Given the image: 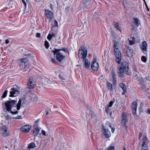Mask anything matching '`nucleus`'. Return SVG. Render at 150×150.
I'll return each instance as SVG.
<instances>
[{"label":"nucleus","mask_w":150,"mask_h":150,"mask_svg":"<svg viewBox=\"0 0 150 150\" xmlns=\"http://www.w3.org/2000/svg\"><path fill=\"white\" fill-rule=\"evenodd\" d=\"M22 100L20 99L16 105V101L15 100L11 101H7L5 102L4 105L5 108L8 111H10V112L12 114H16L18 113V111L16 110H19L20 109L21 102Z\"/></svg>","instance_id":"f257e3e1"},{"label":"nucleus","mask_w":150,"mask_h":150,"mask_svg":"<svg viewBox=\"0 0 150 150\" xmlns=\"http://www.w3.org/2000/svg\"><path fill=\"white\" fill-rule=\"evenodd\" d=\"M113 45L115 51L114 54L115 56V60L118 64H120L121 58V54L119 50L120 45L115 40L113 41Z\"/></svg>","instance_id":"f03ea898"},{"label":"nucleus","mask_w":150,"mask_h":150,"mask_svg":"<svg viewBox=\"0 0 150 150\" xmlns=\"http://www.w3.org/2000/svg\"><path fill=\"white\" fill-rule=\"evenodd\" d=\"M118 74L120 77H123V73L129 75L130 74V72L128 70V64L126 62H122L121 65L118 68Z\"/></svg>","instance_id":"7ed1b4c3"},{"label":"nucleus","mask_w":150,"mask_h":150,"mask_svg":"<svg viewBox=\"0 0 150 150\" xmlns=\"http://www.w3.org/2000/svg\"><path fill=\"white\" fill-rule=\"evenodd\" d=\"M61 49H55L54 50L52 51L54 54L56 55V59L59 62H61L65 57V56L60 52Z\"/></svg>","instance_id":"20e7f679"},{"label":"nucleus","mask_w":150,"mask_h":150,"mask_svg":"<svg viewBox=\"0 0 150 150\" xmlns=\"http://www.w3.org/2000/svg\"><path fill=\"white\" fill-rule=\"evenodd\" d=\"M21 62L20 67L21 70L23 71H25L28 68V60L27 58H24L19 59Z\"/></svg>","instance_id":"39448f33"},{"label":"nucleus","mask_w":150,"mask_h":150,"mask_svg":"<svg viewBox=\"0 0 150 150\" xmlns=\"http://www.w3.org/2000/svg\"><path fill=\"white\" fill-rule=\"evenodd\" d=\"M148 142L147 138L146 137H144L142 141L139 143L138 147V150H145L147 148V144Z\"/></svg>","instance_id":"423d86ee"},{"label":"nucleus","mask_w":150,"mask_h":150,"mask_svg":"<svg viewBox=\"0 0 150 150\" xmlns=\"http://www.w3.org/2000/svg\"><path fill=\"white\" fill-rule=\"evenodd\" d=\"M87 55V50L83 46H81L79 49L78 53V56L79 58L86 59Z\"/></svg>","instance_id":"0eeeda50"},{"label":"nucleus","mask_w":150,"mask_h":150,"mask_svg":"<svg viewBox=\"0 0 150 150\" xmlns=\"http://www.w3.org/2000/svg\"><path fill=\"white\" fill-rule=\"evenodd\" d=\"M20 89L17 87L12 88L10 90L9 96L14 97L17 96L20 94Z\"/></svg>","instance_id":"6e6552de"},{"label":"nucleus","mask_w":150,"mask_h":150,"mask_svg":"<svg viewBox=\"0 0 150 150\" xmlns=\"http://www.w3.org/2000/svg\"><path fill=\"white\" fill-rule=\"evenodd\" d=\"M35 79L32 77H30L28 83V86L29 88L32 89L35 86Z\"/></svg>","instance_id":"1a4fd4ad"},{"label":"nucleus","mask_w":150,"mask_h":150,"mask_svg":"<svg viewBox=\"0 0 150 150\" xmlns=\"http://www.w3.org/2000/svg\"><path fill=\"white\" fill-rule=\"evenodd\" d=\"M0 133L4 137H6L9 135V132L6 127L5 126H2L1 128Z\"/></svg>","instance_id":"9d476101"},{"label":"nucleus","mask_w":150,"mask_h":150,"mask_svg":"<svg viewBox=\"0 0 150 150\" xmlns=\"http://www.w3.org/2000/svg\"><path fill=\"white\" fill-rule=\"evenodd\" d=\"M44 15L48 19L51 20L52 19L53 16V13L51 11L47 9H45Z\"/></svg>","instance_id":"9b49d317"},{"label":"nucleus","mask_w":150,"mask_h":150,"mask_svg":"<svg viewBox=\"0 0 150 150\" xmlns=\"http://www.w3.org/2000/svg\"><path fill=\"white\" fill-rule=\"evenodd\" d=\"M121 116L122 117V124L126 128L127 127L126 124L128 121L126 114L124 112H122L121 114Z\"/></svg>","instance_id":"f8f14e48"},{"label":"nucleus","mask_w":150,"mask_h":150,"mask_svg":"<svg viewBox=\"0 0 150 150\" xmlns=\"http://www.w3.org/2000/svg\"><path fill=\"white\" fill-rule=\"evenodd\" d=\"M98 63L96 62V59H94L91 65V69L94 71H96L98 68Z\"/></svg>","instance_id":"ddd939ff"},{"label":"nucleus","mask_w":150,"mask_h":150,"mask_svg":"<svg viewBox=\"0 0 150 150\" xmlns=\"http://www.w3.org/2000/svg\"><path fill=\"white\" fill-rule=\"evenodd\" d=\"M31 126L29 125H26L22 127L21 128V130L27 133L30 130Z\"/></svg>","instance_id":"4468645a"},{"label":"nucleus","mask_w":150,"mask_h":150,"mask_svg":"<svg viewBox=\"0 0 150 150\" xmlns=\"http://www.w3.org/2000/svg\"><path fill=\"white\" fill-rule=\"evenodd\" d=\"M137 105V102L135 101L133 102L131 104V106L132 109L133 113L134 115H135L136 113Z\"/></svg>","instance_id":"2eb2a0df"},{"label":"nucleus","mask_w":150,"mask_h":150,"mask_svg":"<svg viewBox=\"0 0 150 150\" xmlns=\"http://www.w3.org/2000/svg\"><path fill=\"white\" fill-rule=\"evenodd\" d=\"M133 50L132 49L128 47L126 50V54L128 57H131L132 56Z\"/></svg>","instance_id":"dca6fc26"},{"label":"nucleus","mask_w":150,"mask_h":150,"mask_svg":"<svg viewBox=\"0 0 150 150\" xmlns=\"http://www.w3.org/2000/svg\"><path fill=\"white\" fill-rule=\"evenodd\" d=\"M83 62L84 63V67L88 69L89 68L90 65V62L86 58L83 60Z\"/></svg>","instance_id":"f3484780"},{"label":"nucleus","mask_w":150,"mask_h":150,"mask_svg":"<svg viewBox=\"0 0 150 150\" xmlns=\"http://www.w3.org/2000/svg\"><path fill=\"white\" fill-rule=\"evenodd\" d=\"M103 134L106 137H109L111 136V134L108 129L103 128Z\"/></svg>","instance_id":"a211bd4d"},{"label":"nucleus","mask_w":150,"mask_h":150,"mask_svg":"<svg viewBox=\"0 0 150 150\" xmlns=\"http://www.w3.org/2000/svg\"><path fill=\"white\" fill-rule=\"evenodd\" d=\"M113 103V101H110L109 103V104L106 106L105 107V110L107 113H109L110 110V108L112 106Z\"/></svg>","instance_id":"6ab92c4d"},{"label":"nucleus","mask_w":150,"mask_h":150,"mask_svg":"<svg viewBox=\"0 0 150 150\" xmlns=\"http://www.w3.org/2000/svg\"><path fill=\"white\" fill-rule=\"evenodd\" d=\"M40 130L39 127H34L33 130V135L34 136H37Z\"/></svg>","instance_id":"aec40b11"},{"label":"nucleus","mask_w":150,"mask_h":150,"mask_svg":"<svg viewBox=\"0 0 150 150\" xmlns=\"http://www.w3.org/2000/svg\"><path fill=\"white\" fill-rule=\"evenodd\" d=\"M147 43L146 41H144L142 42V49L144 51H146L147 50Z\"/></svg>","instance_id":"412c9836"},{"label":"nucleus","mask_w":150,"mask_h":150,"mask_svg":"<svg viewBox=\"0 0 150 150\" xmlns=\"http://www.w3.org/2000/svg\"><path fill=\"white\" fill-rule=\"evenodd\" d=\"M55 35L54 33L52 32H50L47 36V39L49 40H50L52 38L55 37Z\"/></svg>","instance_id":"4be33fe9"},{"label":"nucleus","mask_w":150,"mask_h":150,"mask_svg":"<svg viewBox=\"0 0 150 150\" xmlns=\"http://www.w3.org/2000/svg\"><path fill=\"white\" fill-rule=\"evenodd\" d=\"M133 20L134 23L137 27H138L140 23L138 19L137 18H133Z\"/></svg>","instance_id":"5701e85b"},{"label":"nucleus","mask_w":150,"mask_h":150,"mask_svg":"<svg viewBox=\"0 0 150 150\" xmlns=\"http://www.w3.org/2000/svg\"><path fill=\"white\" fill-rule=\"evenodd\" d=\"M35 144L34 142H31L30 143L28 146V149L30 150L31 149H33L35 147Z\"/></svg>","instance_id":"b1692460"},{"label":"nucleus","mask_w":150,"mask_h":150,"mask_svg":"<svg viewBox=\"0 0 150 150\" xmlns=\"http://www.w3.org/2000/svg\"><path fill=\"white\" fill-rule=\"evenodd\" d=\"M120 87L122 89L123 91L126 92L127 88L126 85L123 83H121L119 85Z\"/></svg>","instance_id":"393cba45"},{"label":"nucleus","mask_w":150,"mask_h":150,"mask_svg":"<svg viewBox=\"0 0 150 150\" xmlns=\"http://www.w3.org/2000/svg\"><path fill=\"white\" fill-rule=\"evenodd\" d=\"M106 86L108 90H111L112 88V85L109 82H107Z\"/></svg>","instance_id":"a878e982"},{"label":"nucleus","mask_w":150,"mask_h":150,"mask_svg":"<svg viewBox=\"0 0 150 150\" xmlns=\"http://www.w3.org/2000/svg\"><path fill=\"white\" fill-rule=\"evenodd\" d=\"M114 26V27L117 30H120V27L119 26L118 23L116 22H114L113 23Z\"/></svg>","instance_id":"bb28decb"},{"label":"nucleus","mask_w":150,"mask_h":150,"mask_svg":"<svg viewBox=\"0 0 150 150\" xmlns=\"http://www.w3.org/2000/svg\"><path fill=\"white\" fill-rule=\"evenodd\" d=\"M135 39L133 37H132L130 38V40H129V42L130 45H132L134 44Z\"/></svg>","instance_id":"cd10ccee"},{"label":"nucleus","mask_w":150,"mask_h":150,"mask_svg":"<svg viewBox=\"0 0 150 150\" xmlns=\"http://www.w3.org/2000/svg\"><path fill=\"white\" fill-rule=\"evenodd\" d=\"M110 74L112 76V78H117L115 73V70L113 69L111 71Z\"/></svg>","instance_id":"c85d7f7f"},{"label":"nucleus","mask_w":150,"mask_h":150,"mask_svg":"<svg viewBox=\"0 0 150 150\" xmlns=\"http://www.w3.org/2000/svg\"><path fill=\"white\" fill-rule=\"evenodd\" d=\"M45 81L49 84H51L54 83L52 80L50 79H46Z\"/></svg>","instance_id":"c756f323"},{"label":"nucleus","mask_w":150,"mask_h":150,"mask_svg":"<svg viewBox=\"0 0 150 150\" xmlns=\"http://www.w3.org/2000/svg\"><path fill=\"white\" fill-rule=\"evenodd\" d=\"M112 83L113 85H115L117 83V78H112Z\"/></svg>","instance_id":"7c9ffc66"},{"label":"nucleus","mask_w":150,"mask_h":150,"mask_svg":"<svg viewBox=\"0 0 150 150\" xmlns=\"http://www.w3.org/2000/svg\"><path fill=\"white\" fill-rule=\"evenodd\" d=\"M45 47L47 49H48L49 47V43L47 40L45 41Z\"/></svg>","instance_id":"2f4dec72"},{"label":"nucleus","mask_w":150,"mask_h":150,"mask_svg":"<svg viewBox=\"0 0 150 150\" xmlns=\"http://www.w3.org/2000/svg\"><path fill=\"white\" fill-rule=\"evenodd\" d=\"M61 50H62L66 52H67L68 54L69 55V52L68 51V49L65 47L63 48L62 49H61Z\"/></svg>","instance_id":"473e14b6"},{"label":"nucleus","mask_w":150,"mask_h":150,"mask_svg":"<svg viewBox=\"0 0 150 150\" xmlns=\"http://www.w3.org/2000/svg\"><path fill=\"white\" fill-rule=\"evenodd\" d=\"M141 60L143 62H146V59L145 56H142L141 57Z\"/></svg>","instance_id":"72a5a7b5"},{"label":"nucleus","mask_w":150,"mask_h":150,"mask_svg":"<svg viewBox=\"0 0 150 150\" xmlns=\"http://www.w3.org/2000/svg\"><path fill=\"white\" fill-rule=\"evenodd\" d=\"M7 92H8L7 90H6L4 92V94L2 96V97L3 98H5L6 97V96L7 95Z\"/></svg>","instance_id":"f704fd0d"},{"label":"nucleus","mask_w":150,"mask_h":150,"mask_svg":"<svg viewBox=\"0 0 150 150\" xmlns=\"http://www.w3.org/2000/svg\"><path fill=\"white\" fill-rule=\"evenodd\" d=\"M51 61L53 63H56V60L54 57L51 58Z\"/></svg>","instance_id":"c9c22d12"},{"label":"nucleus","mask_w":150,"mask_h":150,"mask_svg":"<svg viewBox=\"0 0 150 150\" xmlns=\"http://www.w3.org/2000/svg\"><path fill=\"white\" fill-rule=\"evenodd\" d=\"M54 27H57L58 26V23L57 21L56 20H54Z\"/></svg>","instance_id":"e433bc0d"},{"label":"nucleus","mask_w":150,"mask_h":150,"mask_svg":"<svg viewBox=\"0 0 150 150\" xmlns=\"http://www.w3.org/2000/svg\"><path fill=\"white\" fill-rule=\"evenodd\" d=\"M38 124L37 122V121H35L34 122V127H38Z\"/></svg>","instance_id":"4c0bfd02"},{"label":"nucleus","mask_w":150,"mask_h":150,"mask_svg":"<svg viewBox=\"0 0 150 150\" xmlns=\"http://www.w3.org/2000/svg\"><path fill=\"white\" fill-rule=\"evenodd\" d=\"M133 71L134 73H139V72L137 71V69L135 67L133 68Z\"/></svg>","instance_id":"58836bf2"},{"label":"nucleus","mask_w":150,"mask_h":150,"mask_svg":"<svg viewBox=\"0 0 150 150\" xmlns=\"http://www.w3.org/2000/svg\"><path fill=\"white\" fill-rule=\"evenodd\" d=\"M107 150H114V148L113 146H110L109 147Z\"/></svg>","instance_id":"ea45409f"},{"label":"nucleus","mask_w":150,"mask_h":150,"mask_svg":"<svg viewBox=\"0 0 150 150\" xmlns=\"http://www.w3.org/2000/svg\"><path fill=\"white\" fill-rule=\"evenodd\" d=\"M41 132H42V134L44 136H46L47 135V134H46L44 130H42L41 131Z\"/></svg>","instance_id":"a19ab883"},{"label":"nucleus","mask_w":150,"mask_h":150,"mask_svg":"<svg viewBox=\"0 0 150 150\" xmlns=\"http://www.w3.org/2000/svg\"><path fill=\"white\" fill-rule=\"evenodd\" d=\"M144 3H145V5L146 6L147 8V9L148 10V11H149V8H148L146 2H145V0H144Z\"/></svg>","instance_id":"79ce46f5"},{"label":"nucleus","mask_w":150,"mask_h":150,"mask_svg":"<svg viewBox=\"0 0 150 150\" xmlns=\"http://www.w3.org/2000/svg\"><path fill=\"white\" fill-rule=\"evenodd\" d=\"M6 118L7 119H11V117L8 115H7L6 116Z\"/></svg>","instance_id":"37998d69"},{"label":"nucleus","mask_w":150,"mask_h":150,"mask_svg":"<svg viewBox=\"0 0 150 150\" xmlns=\"http://www.w3.org/2000/svg\"><path fill=\"white\" fill-rule=\"evenodd\" d=\"M15 119H22V117H21V116H17L16 117H15Z\"/></svg>","instance_id":"c03bdc74"},{"label":"nucleus","mask_w":150,"mask_h":150,"mask_svg":"<svg viewBox=\"0 0 150 150\" xmlns=\"http://www.w3.org/2000/svg\"><path fill=\"white\" fill-rule=\"evenodd\" d=\"M36 36L37 38H39L40 36V34L39 33H37L36 34Z\"/></svg>","instance_id":"a18cd8bd"},{"label":"nucleus","mask_w":150,"mask_h":150,"mask_svg":"<svg viewBox=\"0 0 150 150\" xmlns=\"http://www.w3.org/2000/svg\"><path fill=\"white\" fill-rule=\"evenodd\" d=\"M22 2L24 4L25 6H26V3L25 2V1L24 0H22Z\"/></svg>","instance_id":"49530a36"},{"label":"nucleus","mask_w":150,"mask_h":150,"mask_svg":"<svg viewBox=\"0 0 150 150\" xmlns=\"http://www.w3.org/2000/svg\"><path fill=\"white\" fill-rule=\"evenodd\" d=\"M50 7L51 8L52 10H53L54 6H53L51 4H50Z\"/></svg>","instance_id":"de8ad7c7"},{"label":"nucleus","mask_w":150,"mask_h":150,"mask_svg":"<svg viewBox=\"0 0 150 150\" xmlns=\"http://www.w3.org/2000/svg\"><path fill=\"white\" fill-rule=\"evenodd\" d=\"M59 79H60L61 80H64V79L63 78L62 76H60V75H59Z\"/></svg>","instance_id":"09e8293b"},{"label":"nucleus","mask_w":150,"mask_h":150,"mask_svg":"<svg viewBox=\"0 0 150 150\" xmlns=\"http://www.w3.org/2000/svg\"><path fill=\"white\" fill-rule=\"evenodd\" d=\"M5 42L6 44H8L9 42V41L8 39H6L5 40Z\"/></svg>","instance_id":"8fccbe9b"},{"label":"nucleus","mask_w":150,"mask_h":150,"mask_svg":"<svg viewBox=\"0 0 150 150\" xmlns=\"http://www.w3.org/2000/svg\"><path fill=\"white\" fill-rule=\"evenodd\" d=\"M135 75V76L136 77L138 78V74H139L138 73H134Z\"/></svg>","instance_id":"3c124183"},{"label":"nucleus","mask_w":150,"mask_h":150,"mask_svg":"<svg viewBox=\"0 0 150 150\" xmlns=\"http://www.w3.org/2000/svg\"><path fill=\"white\" fill-rule=\"evenodd\" d=\"M115 128H111V132L112 133H114V131H115Z\"/></svg>","instance_id":"603ef678"},{"label":"nucleus","mask_w":150,"mask_h":150,"mask_svg":"<svg viewBox=\"0 0 150 150\" xmlns=\"http://www.w3.org/2000/svg\"><path fill=\"white\" fill-rule=\"evenodd\" d=\"M142 135V134L141 133H140L139 136V139H140L141 137V136Z\"/></svg>","instance_id":"864d4df0"},{"label":"nucleus","mask_w":150,"mask_h":150,"mask_svg":"<svg viewBox=\"0 0 150 150\" xmlns=\"http://www.w3.org/2000/svg\"><path fill=\"white\" fill-rule=\"evenodd\" d=\"M147 112H148L149 113V114H150V109H148L147 110Z\"/></svg>","instance_id":"5fc2aeb1"},{"label":"nucleus","mask_w":150,"mask_h":150,"mask_svg":"<svg viewBox=\"0 0 150 150\" xmlns=\"http://www.w3.org/2000/svg\"><path fill=\"white\" fill-rule=\"evenodd\" d=\"M126 92H124V91H123L122 93V95H125V93Z\"/></svg>","instance_id":"6e6d98bb"},{"label":"nucleus","mask_w":150,"mask_h":150,"mask_svg":"<svg viewBox=\"0 0 150 150\" xmlns=\"http://www.w3.org/2000/svg\"><path fill=\"white\" fill-rule=\"evenodd\" d=\"M109 127L110 128H111H111H112V126H111V125H109Z\"/></svg>","instance_id":"4d7b16f0"},{"label":"nucleus","mask_w":150,"mask_h":150,"mask_svg":"<svg viewBox=\"0 0 150 150\" xmlns=\"http://www.w3.org/2000/svg\"><path fill=\"white\" fill-rule=\"evenodd\" d=\"M36 121H37V122L38 123L39 122V119H38L37 120H36Z\"/></svg>","instance_id":"13d9d810"},{"label":"nucleus","mask_w":150,"mask_h":150,"mask_svg":"<svg viewBox=\"0 0 150 150\" xmlns=\"http://www.w3.org/2000/svg\"><path fill=\"white\" fill-rule=\"evenodd\" d=\"M123 150H126L125 147H123Z\"/></svg>","instance_id":"bf43d9fd"},{"label":"nucleus","mask_w":150,"mask_h":150,"mask_svg":"<svg viewBox=\"0 0 150 150\" xmlns=\"http://www.w3.org/2000/svg\"><path fill=\"white\" fill-rule=\"evenodd\" d=\"M48 114V112H46V114Z\"/></svg>","instance_id":"052dcab7"},{"label":"nucleus","mask_w":150,"mask_h":150,"mask_svg":"<svg viewBox=\"0 0 150 150\" xmlns=\"http://www.w3.org/2000/svg\"><path fill=\"white\" fill-rule=\"evenodd\" d=\"M111 113H110V116H111Z\"/></svg>","instance_id":"680f3d73"}]
</instances>
